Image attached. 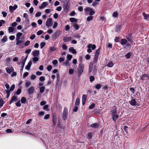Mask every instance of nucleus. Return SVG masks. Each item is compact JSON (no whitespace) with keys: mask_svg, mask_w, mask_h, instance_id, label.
I'll list each match as a JSON object with an SVG mask.
<instances>
[{"mask_svg":"<svg viewBox=\"0 0 149 149\" xmlns=\"http://www.w3.org/2000/svg\"><path fill=\"white\" fill-rule=\"evenodd\" d=\"M48 3L47 2H43L42 3L41 5L40 6L39 8L40 9L43 8L45 7L47 5H48Z\"/></svg>","mask_w":149,"mask_h":149,"instance_id":"nucleus-9","label":"nucleus"},{"mask_svg":"<svg viewBox=\"0 0 149 149\" xmlns=\"http://www.w3.org/2000/svg\"><path fill=\"white\" fill-rule=\"evenodd\" d=\"M69 51L70 52H72L73 54H75L77 53L76 50L73 47H70L69 49Z\"/></svg>","mask_w":149,"mask_h":149,"instance_id":"nucleus-13","label":"nucleus"},{"mask_svg":"<svg viewBox=\"0 0 149 149\" xmlns=\"http://www.w3.org/2000/svg\"><path fill=\"white\" fill-rule=\"evenodd\" d=\"M52 66L51 65H48L47 67V70L49 71H50L52 68Z\"/></svg>","mask_w":149,"mask_h":149,"instance_id":"nucleus-50","label":"nucleus"},{"mask_svg":"<svg viewBox=\"0 0 149 149\" xmlns=\"http://www.w3.org/2000/svg\"><path fill=\"white\" fill-rule=\"evenodd\" d=\"M87 97V95L86 94H84L82 97V104L83 105L85 104Z\"/></svg>","mask_w":149,"mask_h":149,"instance_id":"nucleus-6","label":"nucleus"},{"mask_svg":"<svg viewBox=\"0 0 149 149\" xmlns=\"http://www.w3.org/2000/svg\"><path fill=\"white\" fill-rule=\"evenodd\" d=\"M119 117V115L118 114L112 116V119L113 121L116 122Z\"/></svg>","mask_w":149,"mask_h":149,"instance_id":"nucleus-21","label":"nucleus"},{"mask_svg":"<svg viewBox=\"0 0 149 149\" xmlns=\"http://www.w3.org/2000/svg\"><path fill=\"white\" fill-rule=\"evenodd\" d=\"M45 24L47 27H50L52 26L53 24L52 19L51 18H48Z\"/></svg>","mask_w":149,"mask_h":149,"instance_id":"nucleus-3","label":"nucleus"},{"mask_svg":"<svg viewBox=\"0 0 149 149\" xmlns=\"http://www.w3.org/2000/svg\"><path fill=\"white\" fill-rule=\"evenodd\" d=\"M73 26L74 27V28L76 30H78L79 28V26L77 24H73Z\"/></svg>","mask_w":149,"mask_h":149,"instance_id":"nucleus-36","label":"nucleus"},{"mask_svg":"<svg viewBox=\"0 0 149 149\" xmlns=\"http://www.w3.org/2000/svg\"><path fill=\"white\" fill-rule=\"evenodd\" d=\"M95 13V12L94 11L92 10V9L90 11V12L89 13V15L91 16L93 15Z\"/></svg>","mask_w":149,"mask_h":149,"instance_id":"nucleus-54","label":"nucleus"},{"mask_svg":"<svg viewBox=\"0 0 149 149\" xmlns=\"http://www.w3.org/2000/svg\"><path fill=\"white\" fill-rule=\"evenodd\" d=\"M84 64L81 63L79 64L77 72V74L78 76L80 75L83 73L84 68Z\"/></svg>","mask_w":149,"mask_h":149,"instance_id":"nucleus-1","label":"nucleus"},{"mask_svg":"<svg viewBox=\"0 0 149 149\" xmlns=\"http://www.w3.org/2000/svg\"><path fill=\"white\" fill-rule=\"evenodd\" d=\"M33 55L34 56H38L39 54V52L38 50H35L32 52Z\"/></svg>","mask_w":149,"mask_h":149,"instance_id":"nucleus-15","label":"nucleus"},{"mask_svg":"<svg viewBox=\"0 0 149 149\" xmlns=\"http://www.w3.org/2000/svg\"><path fill=\"white\" fill-rule=\"evenodd\" d=\"M17 8V6L15 4L13 6H10L9 7V8L10 11H12L13 10H15Z\"/></svg>","mask_w":149,"mask_h":149,"instance_id":"nucleus-16","label":"nucleus"},{"mask_svg":"<svg viewBox=\"0 0 149 149\" xmlns=\"http://www.w3.org/2000/svg\"><path fill=\"white\" fill-rule=\"evenodd\" d=\"M72 56L71 55L68 54L67 56V59L68 61H70L71 59L72 58Z\"/></svg>","mask_w":149,"mask_h":149,"instance_id":"nucleus-37","label":"nucleus"},{"mask_svg":"<svg viewBox=\"0 0 149 149\" xmlns=\"http://www.w3.org/2000/svg\"><path fill=\"white\" fill-rule=\"evenodd\" d=\"M91 10V9L89 8V7H87L85 8H84V9L85 12L86 13H87L88 12L90 11Z\"/></svg>","mask_w":149,"mask_h":149,"instance_id":"nucleus-40","label":"nucleus"},{"mask_svg":"<svg viewBox=\"0 0 149 149\" xmlns=\"http://www.w3.org/2000/svg\"><path fill=\"white\" fill-rule=\"evenodd\" d=\"M8 31L9 33H12L14 31V28L12 27H10L8 29Z\"/></svg>","mask_w":149,"mask_h":149,"instance_id":"nucleus-33","label":"nucleus"},{"mask_svg":"<svg viewBox=\"0 0 149 149\" xmlns=\"http://www.w3.org/2000/svg\"><path fill=\"white\" fill-rule=\"evenodd\" d=\"M74 70L72 69H70L69 70V73L70 74H72L74 72Z\"/></svg>","mask_w":149,"mask_h":149,"instance_id":"nucleus-62","label":"nucleus"},{"mask_svg":"<svg viewBox=\"0 0 149 149\" xmlns=\"http://www.w3.org/2000/svg\"><path fill=\"white\" fill-rule=\"evenodd\" d=\"M28 16L26 13H24V14L23 15V17L24 18H25V19L26 20H27V19L29 20V19L28 18Z\"/></svg>","mask_w":149,"mask_h":149,"instance_id":"nucleus-55","label":"nucleus"},{"mask_svg":"<svg viewBox=\"0 0 149 149\" xmlns=\"http://www.w3.org/2000/svg\"><path fill=\"white\" fill-rule=\"evenodd\" d=\"M90 81L91 82H92L95 80V78L93 76H91L89 77Z\"/></svg>","mask_w":149,"mask_h":149,"instance_id":"nucleus-47","label":"nucleus"},{"mask_svg":"<svg viewBox=\"0 0 149 149\" xmlns=\"http://www.w3.org/2000/svg\"><path fill=\"white\" fill-rule=\"evenodd\" d=\"M87 46L88 48L87 50V52L89 53L91 52L92 51V50L90 48L91 47L92 44H89Z\"/></svg>","mask_w":149,"mask_h":149,"instance_id":"nucleus-23","label":"nucleus"},{"mask_svg":"<svg viewBox=\"0 0 149 149\" xmlns=\"http://www.w3.org/2000/svg\"><path fill=\"white\" fill-rule=\"evenodd\" d=\"M22 34L21 33H18L16 34V39L20 38V37L22 36Z\"/></svg>","mask_w":149,"mask_h":149,"instance_id":"nucleus-28","label":"nucleus"},{"mask_svg":"<svg viewBox=\"0 0 149 149\" xmlns=\"http://www.w3.org/2000/svg\"><path fill=\"white\" fill-rule=\"evenodd\" d=\"M72 40L71 37H64L63 38V41L65 42H67L68 41L71 40Z\"/></svg>","mask_w":149,"mask_h":149,"instance_id":"nucleus-20","label":"nucleus"},{"mask_svg":"<svg viewBox=\"0 0 149 149\" xmlns=\"http://www.w3.org/2000/svg\"><path fill=\"white\" fill-rule=\"evenodd\" d=\"M93 19V16H89L87 18V21H90L92 20Z\"/></svg>","mask_w":149,"mask_h":149,"instance_id":"nucleus-35","label":"nucleus"},{"mask_svg":"<svg viewBox=\"0 0 149 149\" xmlns=\"http://www.w3.org/2000/svg\"><path fill=\"white\" fill-rule=\"evenodd\" d=\"M131 53L130 52L128 53L127 54L125 55V57L127 58H130V56H131Z\"/></svg>","mask_w":149,"mask_h":149,"instance_id":"nucleus-49","label":"nucleus"},{"mask_svg":"<svg viewBox=\"0 0 149 149\" xmlns=\"http://www.w3.org/2000/svg\"><path fill=\"white\" fill-rule=\"evenodd\" d=\"M102 86V85L100 84H97L95 86V88L96 89H99L101 88Z\"/></svg>","mask_w":149,"mask_h":149,"instance_id":"nucleus-30","label":"nucleus"},{"mask_svg":"<svg viewBox=\"0 0 149 149\" xmlns=\"http://www.w3.org/2000/svg\"><path fill=\"white\" fill-rule=\"evenodd\" d=\"M78 106L75 105V106L74 108L73 111L75 112H77L78 110Z\"/></svg>","mask_w":149,"mask_h":149,"instance_id":"nucleus-46","label":"nucleus"},{"mask_svg":"<svg viewBox=\"0 0 149 149\" xmlns=\"http://www.w3.org/2000/svg\"><path fill=\"white\" fill-rule=\"evenodd\" d=\"M38 58L36 56H35V57H33V61L35 62L38 61Z\"/></svg>","mask_w":149,"mask_h":149,"instance_id":"nucleus-56","label":"nucleus"},{"mask_svg":"<svg viewBox=\"0 0 149 149\" xmlns=\"http://www.w3.org/2000/svg\"><path fill=\"white\" fill-rule=\"evenodd\" d=\"M41 15V13L40 12H37L35 15L36 17H39Z\"/></svg>","mask_w":149,"mask_h":149,"instance_id":"nucleus-60","label":"nucleus"},{"mask_svg":"<svg viewBox=\"0 0 149 149\" xmlns=\"http://www.w3.org/2000/svg\"><path fill=\"white\" fill-rule=\"evenodd\" d=\"M45 45V42H42L40 44V48H42Z\"/></svg>","mask_w":149,"mask_h":149,"instance_id":"nucleus-51","label":"nucleus"},{"mask_svg":"<svg viewBox=\"0 0 149 149\" xmlns=\"http://www.w3.org/2000/svg\"><path fill=\"white\" fill-rule=\"evenodd\" d=\"M56 48L54 47H49V50L51 52H53L55 51Z\"/></svg>","mask_w":149,"mask_h":149,"instance_id":"nucleus-39","label":"nucleus"},{"mask_svg":"<svg viewBox=\"0 0 149 149\" xmlns=\"http://www.w3.org/2000/svg\"><path fill=\"white\" fill-rule=\"evenodd\" d=\"M16 105L18 107H20L21 106V104L19 101L16 102Z\"/></svg>","mask_w":149,"mask_h":149,"instance_id":"nucleus-63","label":"nucleus"},{"mask_svg":"<svg viewBox=\"0 0 149 149\" xmlns=\"http://www.w3.org/2000/svg\"><path fill=\"white\" fill-rule=\"evenodd\" d=\"M28 57V55H27L25 58L24 59V56H22L21 58L22 59V64H23L24 65H25V63L26 60V59Z\"/></svg>","mask_w":149,"mask_h":149,"instance_id":"nucleus-19","label":"nucleus"},{"mask_svg":"<svg viewBox=\"0 0 149 149\" xmlns=\"http://www.w3.org/2000/svg\"><path fill=\"white\" fill-rule=\"evenodd\" d=\"M32 62L31 61H30L28 63L27 65L25 67V69L28 70H30V68Z\"/></svg>","mask_w":149,"mask_h":149,"instance_id":"nucleus-12","label":"nucleus"},{"mask_svg":"<svg viewBox=\"0 0 149 149\" xmlns=\"http://www.w3.org/2000/svg\"><path fill=\"white\" fill-rule=\"evenodd\" d=\"M26 101V99L24 97H22L21 99V102L22 103H24Z\"/></svg>","mask_w":149,"mask_h":149,"instance_id":"nucleus-38","label":"nucleus"},{"mask_svg":"<svg viewBox=\"0 0 149 149\" xmlns=\"http://www.w3.org/2000/svg\"><path fill=\"white\" fill-rule=\"evenodd\" d=\"M43 32L42 30H40L38 31L37 33L38 35H40L43 33Z\"/></svg>","mask_w":149,"mask_h":149,"instance_id":"nucleus-59","label":"nucleus"},{"mask_svg":"<svg viewBox=\"0 0 149 149\" xmlns=\"http://www.w3.org/2000/svg\"><path fill=\"white\" fill-rule=\"evenodd\" d=\"M143 15L145 19L147 21L149 20V14H147L145 13H143Z\"/></svg>","mask_w":149,"mask_h":149,"instance_id":"nucleus-14","label":"nucleus"},{"mask_svg":"<svg viewBox=\"0 0 149 149\" xmlns=\"http://www.w3.org/2000/svg\"><path fill=\"white\" fill-rule=\"evenodd\" d=\"M130 104L132 106H135L137 105V102L134 99H132L129 102Z\"/></svg>","mask_w":149,"mask_h":149,"instance_id":"nucleus-4","label":"nucleus"},{"mask_svg":"<svg viewBox=\"0 0 149 149\" xmlns=\"http://www.w3.org/2000/svg\"><path fill=\"white\" fill-rule=\"evenodd\" d=\"M111 115L113 116V115H116L117 113V111L116 109L114 110H113L111 111Z\"/></svg>","mask_w":149,"mask_h":149,"instance_id":"nucleus-32","label":"nucleus"},{"mask_svg":"<svg viewBox=\"0 0 149 149\" xmlns=\"http://www.w3.org/2000/svg\"><path fill=\"white\" fill-rule=\"evenodd\" d=\"M68 109L67 107H65L62 115V118L63 120H66L67 117Z\"/></svg>","mask_w":149,"mask_h":149,"instance_id":"nucleus-2","label":"nucleus"},{"mask_svg":"<svg viewBox=\"0 0 149 149\" xmlns=\"http://www.w3.org/2000/svg\"><path fill=\"white\" fill-rule=\"evenodd\" d=\"M147 78L146 74H143L140 77L141 79L142 80H143L146 79Z\"/></svg>","mask_w":149,"mask_h":149,"instance_id":"nucleus-24","label":"nucleus"},{"mask_svg":"<svg viewBox=\"0 0 149 149\" xmlns=\"http://www.w3.org/2000/svg\"><path fill=\"white\" fill-rule=\"evenodd\" d=\"M57 118L55 114L53 115V122L54 125H55L56 123Z\"/></svg>","mask_w":149,"mask_h":149,"instance_id":"nucleus-10","label":"nucleus"},{"mask_svg":"<svg viewBox=\"0 0 149 149\" xmlns=\"http://www.w3.org/2000/svg\"><path fill=\"white\" fill-rule=\"evenodd\" d=\"M62 49L63 50H65L67 49L68 47L65 44H63L62 45Z\"/></svg>","mask_w":149,"mask_h":149,"instance_id":"nucleus-45","label":"nucleus"},{"mask_svg":"<svg viewBox=\"0 0 149 149\" xmlns=\"http://www.w3.org/2000/svg\"><path fill=\"white\" fill-rule=\"evenodd\" d=\"M31 49H26L25 51V53H26L27 54V55H28V54L31 52Z\"/></svg>","mask_w":149,"mask_h":149,"instance_id":"nucleus-52","label":"nucleus"},{"mask_svg":"<svg viewBox=\"0 0 149 149\" xmlns=\"http://www.w3.org/2000/svg\"><path fill=\"white\" fill-rule=\"evenodd\" d=\"M50 117V115L49 114H47L44 117L45 119H47L49 118Z\"/></svg>","mask_w":149,"mask_h":149,"instance_id":"nucleus-64","label":"nucleus"},{"mask_svg":"<svg viewBox=\"0 0 149 149\" xmlns=\"http://www.w3.org/2000/svg\"><path fill=\"white\" fill-rule=\"evenodd\" d=\"M17 100V97L14 95L12 98L9 104H11L14 101H16Z\"/></svg>","mask_w":149,"mask_h":149,"instance_id":"nucleus-18","label":"nucleus"},{"mask_svg":"<svg viewBox=\"0 0 149 149\" xmlns=\"http://www.w3.org/2000/svg\"><path fill=\"white\" fill-rule=\"evenodd\" d=\"M100 49L99 48L98 49H97L96 51L95 56H98L99 54L100 53Z\"/></svg>","mask_w":149,"mask_h":149,"instance_id":"nucleus-34","label":"nucleus"},{"mask_svg":"<svg viewBox=\"0 0 149 149\" xmlns=\"http://www.w3.org/2000/svg\"><path fill=\"white\" fill-rule=\"evenodd\" d=\"M16 45H19L23 44V41L20 40V38L16 39Z\"/></svg>","mask_w":149,"mask_h":149,"instance_id":"nucleus-11","label":"nucleus"},{"mask_svg":"<svg viewBox=\"0 0 149 149\" xmlns=\"http://www.w3.org/2000/svg\"><path fill=\"white\" fill-rule=\"evenodd\" d=\"M89 66V68L88 71V72L90 73L93 70V63L91 62Z\"/></svg>","mask_w":149,"mask_h":149,"instance_id":"nucleus-17","label":"nucleus"},{"mask_svg":"<svg viewBox=\"0 0 149 149\" xmlns=\"http://www.w3.org/2000/svg\"><path fill=\"white\" fill-rule=\"evenodd\" d=\"M15 88V85L14 84L12 85L10 87V91H13L14 89Z\"/></svg>","mask_w":149,"mask_h":149,"instance_id":"nucleus-53","label":"nucleus"},{"mask_svg":"<svg viewBox=\"0 0 149 149\" xmlns=\"http://www.w3.org/2000/svg\"><path fill=\"white\" fill-rule=\"evenodd\" d=\"M127 42V40L125 39H121L120 44L122 45H125Z\"/></svg>","mask_w":149,"mask_h":149,"instance_id":"nucleus-22","label":"nucleus"},{"mask_svg":"<svg viewBox=\"0 0 149 149\" xmlns=\"http://www.w3.org/2000/svg\"><path fill=\"white\" fill-rule=\"evenodd\" d=\"M45 79V78L43 76H41L39 78V80L40 81H44Z\"/></svg>","mask_w":149,"mask_h":149,"instance_id":"nucleus-61","label":"nucleus"},{"mask_svg":"<svg viewBox=\"0 0 149 149\" xmlns=\"http://www.w3.org/2000/svg\"><path fill=\"white\" fill-rule=\"evenodd\" d=\"M114 64L112 62H110L107 65V66L111 68L113 66Z\"/></svg>","mask_w":149,"mask_h":149,"instance_id":"nucleus-44","label":"nucleus"},{"mask_svg":"<svg viewBox=\"0 0 149 149\" xmlns=\"http://www.w3.org/2000/svg\"><path fill=\"white\" fill-rule=\"evenodd\" d=\"M80 104V99L79 98L77 97L76 99L75 105L79 106Z\"/></svg>","mask_w":149,"mask_h":149,"instance_id":"nucleus-25","label":"nucleus"},{"mask_svg":"<svg viewBox=\"0 0 149 149\" xmlns=\"http://www.w3.org/2000/svg\"><path fill=\"white\" fill-rule=\"evenodd\" d=\"M100 126V125L99 123H95L91 124L90 127L93 128H97Z\"/></svg>","mask_w":149,"mask_h":149,"instance_id":"nucleus-7","label":"nucleus"},{"mask_svg":"<svg viewBox=\"0 0 149 149\" xmlns=\"http://www.w3.org/2000/svg\"><path fill=\"white\" fill-rule=\"evenodd\" d=\"M128 40L130 42H133L132 38L130 37H126Z\"/></svg>","mask_w":149,"mask_h":149,"instance_id":"nucleus-48","label":"nucleus"},{"mask_svg":"<svg viewBox=\"0 0 149 149\" xmlns=\"http://www.w3.org/2000/svg\"><path fill=\"white\" fill-rule=\"evenodd\" d=\"M6 70L8 74H10L12 72V70L10 68H6Z\"/></svg>","mask_w":149,"mask_h":149,"instance_id":"nucleus-26","label":"nucleus"},{"mask_svg":"<svg viewBox=\"0 0 149 149\" xmlns=\"http://www.w3.org/2000/svg\"><path fill=\"white\" fill-rule=\"evenodd\" d=\"M7 40V37L6 36H4L3 38L1 40V41L2 42H6Z\"/></svg>","mask_w":149,"mask_h":149,"instance_id":"nucleus-29","label":"nucleus"},{"mask_svg":"<svg viewBox=\"0 0 149 149\" xmlns=\"http://www.w3.org/2000/svg\"><path fill=\"white\" fill-rule=\"evenodd\" d=\"M6 92L7 95V98H8L10 95V92L9 90H6Z\"/></svg>","mask_w":149,"mask_h":149,"instance_id":"nucleus-41","label":"nucleus"},{"mask_svg":"<svg viewBox=\"0 0 149 149\" xmlns=\"http://www.w3.org/2000/svg\"><path fill=\"white\" fill-rule=\"evenodd\" d=\"M3 100L2 99H0V108L3 106Z\"/></svg>","mask_w":149,"mask_h":149,"instance_id":"nucleus-58","label":"nucleus"},{"mask_svg":"<svg viewBox=\"0 0 149 149\" xmlns=\"http://www.w3.org/2000/svg\"><path fill=\"white\" fill-rule=\"evenodd\" d=\"M39 88L40 89V91L41 93H42L44 91L45 88L44 86H42Z\"/></svg>","mask_w":149,"mask_h":149,"instance_id":"nucleus-31","label":"nucleus"},{"mask_svg":"<svg viewBox=\"0 0 149 149\" xmlns=\"http://www.w3.org/2000/svg\"><path fill=\"white\" fill-rule=\"evenodd\" d=\"M31 83L29 81L26 82H25V86L26 88H28L30 85Z\"/></svg>","mask_w":149,"mask_h":149,"instance_id":"nucleus-42","label":"nucleus"},{"mask_svg":"<svg viewBox=\"0 0 149 149\" xmlns=\"http://www.w3.org/2000/svg\"><path fill=\"white\" fill-rule=\"evenodd\" d=\"M59 36H60V32L59 31H57L53 35L52 38L54 39H56Z\"/></svg>","mask_w":149,"mask_h":149,"instance_id":"nucleus-5","label":"nucleus"},{"mask_svg":"<svg viewBox=\"0 0 149 149\" xmlns=\"http://www.w3.org/2000/svg\"><path fill=\"white\" fill-rule=\"evenodd\" d=\"M34 91V87L33 86L30 87L28 89V94L29 95L32 94L33 93Z\"/></svg>","mask_w":149,"mask_h":149,"instance_id":"nucleus-8","label":"nucleus"},{"mask_svg":"<svg viewBox=\"0 0 149 149\" xmlns=\"http://www.w3.org/2000/svg\"><path fill=\"white\" fill-rule=\"evenodd\" d=\"M98 56H95L94 58V62H96L97 61L98 59Z\"/></svg>","mask_w":149,"mask_h":149,"instance_id":"nucleus-57","label":"nucleus"},{"mask_svg":"<svg viewBox=\"0 0 149 149\" xmlns=\"http://www.w3.org/2000/svg\"><path fill=\"white\" fill-rule=\"evenodd\" d=\"M118 14L117 12H114L112 16L113 17L116 18L118 17Z\"/></svg>","mask_w":149,"mask_h":149,"instance_id":"nucleus-43","label":"nucleus"},{"mask_svg":"<svg viewBox=\"0 0 149 149\" xmlns=\"http://www.w3.org/2000/svg\"><path fill=\"white\" fill-rule=\"evenodd\" d=\"M70 21L72 22H77V20L73 17L70 18L69 19Z\"/></svg>","mask_w":149,"mask_h":149,"instance_id":"nucleus-27","label":"nucleus"}]
</instances>
